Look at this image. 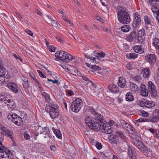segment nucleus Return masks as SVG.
<instances>
[{"label": "nucleus", "mask_w": 159, "mask_h": 159, "mask_svg": "<svg viewBox=\"0 0 159 159\" xmlns=\"http://www.w3.org/2000/svg\"><path fill=\"white\" fill-rule=\"evenodd\" d=\"M135 146L142 153L150 157L152 155L150 149L148 148L144 143L139 140H136L134 143Z\"/></svg>", "instance_id": "nucleus-1"}, {"label": "nucleus", "mask_w": 159, "mask_h": 159, "mask_svg": "<svg viewBox=\"0 0 159 159\" xmlns=\"http://www.w3.org/2000/svg\"><path fill=\"white\" fill-rule=\"evenodd\" d=\"M135 146L142 153L150 157L152 155L150 149L148 148L144 143L139 140H136L134 143Z\"/></svg>", "instance_id": "nucleus-2"}, {"label": "nucleus", "mask_w": 159, "mask_h": 159, "mask_svg": "<svg viewBox=\"0 0 159 159\" xmlns=\"http://www.w3.org/2000/svg\"><path fill=\"white\" fill-rule=\"evenodd\" d=\"M117 17L119 21L123 24L129 23L131 20L129 14L124 10H120L117 12Z\"/></svg>", "instance_id": "nucleus-3"}, {"label": "nucleus", "mask_w": 159, "mask_h": 159, "mask_svg": "<svg viewBox=\"0 0 159 159\" xmlns=\"http://www.w3.org/2000/svg\"><path fill=\"white\" fill-rule=\"evenodd\" d=\"M2 61L0 60V84L6 83L10 78V74L7 71L4 69Z\"/></svg>", "instance_id": "nucleus-4"}, {"label": "nucleus", "mask_w": 159, "mask_h": 159, "mask_svg": "<svg viewBox=\"0 0 159 159\" xmlns=\"http://www.w3.org/2000/svg\"><path fill=\"white\" fill-rule=\"evenodd\" d=\"M55 56L56 58L55 60L56 61L64 60L66 59L68 60H72L75 58V57L72 56L71 55L63 51H57L55 54Z\"/></svg>", "instance_id": "nucleus-5"}, {"label": "nucleus", "mask_w": 159, "mask_h": 159, "mask_svg": "<svg viewBox=\"0 0 159 159\" xmlns=\"http://www.w3.org/2000/svg\"><path fill=\"white\" fill-rule=\"evenodd\" d=\"M85 121L87 125L91 129L95 130H98L100 125L99 124L95 122L93 118L91 116H87L85 119Z\"/></svg>", "instance_id": "nucleus-6"}, {"label": "nucleus", "mask_w": 159, "mask_h": 159, "mask_svg": "<svg viewBox=\"0 0 159 159\" xmlns=\"http://www.w3.org/2000/svg\"><path fill=\"white\" fill-rule=\"evenodd\" d=\"M12 153L11 151L5 147L2 151L0 152V157L1 159H14Z\"/></svg>", "instance_id": "nucleus-7"}, {"label": "nucleus", "mask_w": 159, "mask_h": 159, "mask_svg": "<svg viewBox=\"0 0 159 159\" xmlns=\"http://www.w3.org/2000/svg\"><path fill=\"white\" fill-rule=\"evenodd\" d=\"M148 92L150 93L151 95L154 97H156L157 95V93L156 89V87L152 82L149 81L148 84Z\"/></svg>", "instance_id": "nucleus-8"}, {"label": "nucleus", "mask_w": 159, "mask_h": 159, "mask_svg": "<svg viewBox=\"0 0 159 159\" xmlns=\"http://www.w3.org/2000/svg\"><path fill=\"white\" fill-rule=\"evenodd\" d=\"M148 2L153 7L151 8V10L153 13L157 12L159 11V0H148Z\"/></svg>", "instance_id": "nucleus-9"}, {"label": "nucleus", "mask_w": 159, "mask_h": 159, "mask_svg": "<svg viewBox=\"0 0 159 159\" xmlns=\"http://www.w3.org/2000/svg\"><path fill=\"white\" fill-rule=\"evenodd\" d=\"M102 117L101 114L96 113L94 115V117H93L95 122H97V123L101 125L99 128L102 127V125H103V124L104 123V122H105Z\"/></svg>", "instance_id": "nucleus-10"}, {"label": "nucleus", "mask_w": 159, "mask_h": 159, "mask_svg": "<svg viewBox=\"0 0 159 159\" xmlns=\"http://www.w3.org/2000/svg\"><path fill=\"white\" fill-rule=\"evenodd\" d=\"M156 57L155 54H150L145 56V59L148 62L151 64L156 62Z\"/></svg>", "instance_id": "nucleus-11"}, {"label": "nucleus", "mask_w": 159, "mask_h": 159, "mask_svg": "<svg viewBox=\"0 0 159 159\" xmlns=\"http://www.w3.org/2000/svg\"><path fill=\"white\" fill-rule=\"evenodd\" d=\"M118 138H119L124 142L127 144V137L125 136L124 133L121 131L118 130L116 131L115 135Z\"/></svg>", "instance_id": "nucleus-12"}, {"label": "nucleus", "mask_w": 159, "mask_h": 159, "mask_svg": "<svg viewBox=\"0 0 159 159\" xmlns=\"http://www.w3.org/2000/svg\"><path fill=\"white\" fill-rule=\"evenodd\" d=\"M141 73L144 79H148L151 74L150 70L149 68L145 67L141 71Z\"/></svg>", "instance_id": "nucleus-13"}, {"label": "nucleus", "mask_w": 159, "mask_h": 159, "mask_svg": "<svg viewBox=\"0 0 159 159\" xmlns=\"http://www.w3.org/2000/svg\"><path fill=\"white\" fill-rule=\"evenodd\" d=\"M86 65L90 68H92L93 69L94 71H96V72L95 73V74H101V72L99 71L102 70V69L101 67H99L98 66H97L96 65H91V64H89V63H86Z\"/></svg>", "instance_id": "nucleus-14"}, {"label": "nucleus", "mask_w": 159, "mask_h": 159, "mask_svg": "<svg viewBox=\"0 0 159 159\" xmlns=\"http://www.w3.org/2000/svg\"><path fill=\"white\" fill-rule=\"evenodd\" d=\"M128 156L129 159H136L135 151L133 148L128 146Z\"/></svg>", "instance_id": "nucleus-15"}, {"label": "nucleus", "mask_w": 159, "mask_h": 159, "mask_svg": "<svg viewBox=\"0 0 159 159\" xmlns=\"http://www.w3.org/2000/svg\"><path fill=\"white\" fill-rule=\"evenodd\" d=\"M141 19L139 16H136L135 14L134 16V19L132 24V26L134 28H136L140 23Z\"/></svg>", "instance_id": "nucleus-16"}, {"label": "nucleus", "mask_w": 159, "mask_h": 159, "mask_svg": "<svg viewBox=\"0 0 159 159\" xmlns=\"http://www.w3.org/2000/svg\"><path fill=\"white\" fill-rule=\"evenodd\" d=\"M7 87L9 89H11L12 91L15 93H17L19 90V88L13 82H10L7 84Z\"/></svg>", "instance_id": "nucleus-17"}, {"label": "nucleus", "mask_w": 159, "mask_h": 159, "mask_svg": "<svg viewBox=\"0 0 159 159\" xmlns=\"http://www.w3.org/2000/svg\"><path fill=\"white\" fill-rule=\"evenodd\" d=\"M58 107L57 105L51 102L46 105L45 110L48 112H49V111L52 110L53 109L58 110Z\"/></svg>", "instance_id": "nucleus-18"}, {"label": "nucleus", "mask_w": 159, "mask_h": 159, "mask_svg": "<svg viewBox=\"0 0 159 159\" xmlns=\"http://www.w3.org/2000/svg\"><path fill=\"white\" fill-rule=\"evenodd\" d=\"M140 94L143 96H147L148 95V90L146 85L141 84L140 87Z\"/></svg>", "instance_id": "nucleus-19"}, {"label": "nucleus", "mask_w": 159, "mask_h": 159, "mask_svg": "<svg viewBox=\"0 0 159 159\" xmlns=\"http://www.w3.org/2000/svg\"><path fill=\"white\" fill-rule=\"evenodd\" d=\"M136 37V32L135 30H134L127 36L126 39L128 41L133 42L135 41Z\"/></svg>", "instance_id": "nucleus-20"}, {"label": "nucleus", "mask_w": 159, "mask_h": 159, "mask_svg": "<svg viewBox=\"0 0 159 159\" xmlns=\"http://www.w3.org/2000/svg\"><path fill=\"white\" fill-rule=\"evenodd\" d=\"M104 123L103 124V125H102V127L99 128L98 130H103V131L107 134H111L112 132V130L110 126L104 127Z\"/></svg>", "instance_id": "nucleus-21"}, {"label": "nucleus", "mask_w": 159, "mask_h": 159, "mask_svg": "<svg viewBox=\"0 0 159 159\" xmlns=\"http://www.w3.org/2000/svg\"><path fill=\"white\" fill-rule=\"evenodd\" d=\"M133 49L135 52L139 54H142L144 52V49L142 48L141 45L134 46L133 47Z\"/></svg>", "instance_id": "nucleus-22"}, {"label": "nucleus", "mask_w": 159, "mask_h": 159, "mask_svg": "<svg viewBox=\"0 0 159 159\" xmlns=\"http://www.w3.org/2000/svg\"><path fill=\"white\" fill-rule=\"evenodd\" d=\"M50 117L54 119L57 117L59 115L58 111V110H53L49 111Z\"/></svg>", "instance_id": "nucleus-23"}, {"label": "nucleus", "mask_w": 159, "mask_h": 159, "mask_svg": "<svg viewBox=\"0 0 159 159\" xmlns=\"http://www.w3.org/2000/svg\"><path fill=\"white\" fill-rule=\"evenodd\" d=\"M118 85L121 88H123L126 84V81L125 78L123 77L119 78Z\"/></svg>", "instance_id": "nucleus-24"}, {"label": "nucleus", "mask_w": 159, "mask_h": 159, "mask_svg": "<svg viewBox=\"0 0 159 159\" xmlns=\"http://www.w3.org/2000/svg\"><path fill=\"white\" fill-rule=\"evenodd\" d=\"M118 89V87L114 84L109 86V89L113 93H117L119 92V91Z\"/></svg>", "instance_id": "nucleus-25"}, {"label": "nucleus", "mask_w": 159, "mask_h": 159, "mask_svg": "<svg viewBox=\"0 0 159 159\" xmlns=\"http://www.w3.org/2000/svg\"><path fill=\"white\" fill-rule=\"evenodd\" d=\"M6 104H7L8 107L11 109H14L16 107V104L12 99L9 98Z\"/></svg>", "instance_id": "nucleus-26"}, {"label": "nucleus", "mask_w": 159, "mask_h": 159, "mask_svg": "<svg viewBox=\"0 0 159 159\" xmlns=\"http://www.w3.org/2000/svg\"><path fill=\"white\" fill-rule=\"evenodd\" d=\"M71 104H72L73 105L74 104L75 105L76 104V105H78L77 107H78V108L79 107H81L83 104L82 101L81 99L79 98H76L72 102ZM75 107V106H74V107Z\"/></svg>", "instance_id": "nucleus-27"}, {"label": "nucleus", "mask_w": 159, "mask_h": 159, "mask_svg": "<svg viewBox=\"0 0 159 159\" xmlns=\"http://www.w3.org/2000/svg\"><path fill=\"white\" fill-rule=\"evenodd\" d=\"M3 133L9 137L12 141H14L13 137L12 136V135L13 134V132L12 131H9L8 129H5L3 130Z\"/></svg>", "instance_id": "nucleus-28"}, {"label": "nucleus", "mask_w": 159, "mask_h": 159, "mask_svg": "<svg viewBox=\"0 0 159 159\" xmlns=\"http://www.w3.org/2000/svg\"><path fill=\"white\" fill-rule=\"evenodd\" d=\"M23 80V85L24 88L25 89V91L27 92L29 91L27 90L28 88L30 87L29 84V81L27 78H24Z\"/></svg>", "instance_id": "nucleus-29"}, {"label": "nucleus", "mask_w": 159, "mask_h": 159, "mask_svg": "<svg viewBox=\"0 0 159 159\" xmlns=\"http://www.w3.org/2000/svg\"><path fill=\"white\" fill-rule=\"evenodd\" d=\"M13 122L18 126H21L23 125V122L22 118L20 117L13 120Z\"/></svg>", "instance_id": "nucleus-30"}, {"label": "nucleus", "mask_w": 159, "mask_h": 159, "mask_svg": "<svg viewBox=\"0 0 159 159\" xmlns=\"http://www.w3.org/2000/svg\"><path fill=\"white\" fill-rule=\"evenodd\" d=\"M70 70V73L75 75L80 76L81 75L80 72L75 67H71Z\"/></svg>", "instance_id": "nucleus-31"}, {"label": "nucleus", "mask_w": 159, "mask_h": 159, "mask_svg": "<svg viewBox=\"0 0 159 159\" xmlns=\"http://www.w3.org/2000/svg\"><path fill=\"white\" fill-rule=\"evenodd\" d=\"M159 117L158 114H157L155 115H153L152 116H150V121L152 122H155L159 121Z\"/></svg>", "instance_id": "nucleus-32"}, {"label": "nucleus", "mask_w": 159, "mask_h": 159, "mask_svg": "<svg viewBox=\"0 0 159 159\" xmlns=\"http://www.w3.org/2000/svg\"><path fill=\"white\" fill-rule=\"evenodd\" d=\"M126 100L129 102H131L134 100V97L132 94L130 92L127 93L126 95Z\"/></svg>", "instance_id": "nucleus-33"}, {"label": "nucleus", "mask_w": 159, "mask_h": 159, "mask_svg": "<svg viewBox=\"0 0 159 159\" xmlns=\"http://www.w3.org/2000/svg\"><path fill=\"white\" fill-rule=\"evenodd\" d=\"M10 97L7 95H2L0 96V101L4 102L5 103H7Z\"/></svg>", "instance_id": "nucleus-34"}, {"label": "nucleus", "mask_w": 159, "mask_h": 159, "mask_svg": "<svg viewBox=\"0 0 159 159\" xmlns=\"http://www.w3.org/2000/svg\"><path fill=\"white\" fill-rule=\"evenodd\" d=\"M153 45L156 49H159V40L157 38H154L153 40Z\"/></svg>", "instance_id": "nucleus-35"}, {"label": "nucleus", "mask_w": 159, "mask_h": 159, "mask_svg": "<svg viewBox=\"0 0 159 159\" xmlns=\"http://www.w3.org/2000/svg\"><path fill=\"white\" fill-rule=\"evenodd\" d=\"M75 105V107H74V104L73 105L72 104H71L70 106V108L72 111L73 112L77 113L79 111L81 107H79L78 108V107H77L78 105H76V104Z\"/></svg>", "instance_id": "nucleus-36"}, {"label": "nucleus", "mask_w": 159, "mask_h": 159, "mask_svg": "<svg viewBox=\"0 0 159 159\" xmlns=\"http://www.w3.org/2000/svg\"><path fill=\"white\" fill-rule=\"evenodd\" d=\"M138 42L142 44H144L145 42V36H139L137 37Z\"/></svg>", "instance_id": "nucleus-37"}, {"label": "nucleus", "mask_w": 159, "mask_h": 159, "mask_svg": "<svg viewBox=\"0 0 159 159\" xmlns=\"http://www.w3.org/2000/svg\"><path fill=\"white\" fill-rule=\"evenodd\" d=\"M130 88L133 91L136 90L138 89V86L135 83L132 82H130Z\"/></svg>", "instance_id": "nucleus-38"}, {"label": "nucleus", "mask_w": 159, "mask_h": 159, "mask_svg": "<svg viewBox=\"0 0 159 159\" xmlns=\"http://www.w3.org/2000/svg\"><path fill=\"white\" fill-rule=\"evenodd\" d=\"M155 106L154 103L152 101H146L145 107H152Z\"/></svg>", "instance_id": "nucleus-39"}, {"label": "nucleus", "mask_w": 159, "mask_h": 159, "mask_svg": "<svg viewBox=\"0 0 159 159\" xmlns=\"http://www.w3.org/2000/svg\"><path fill=\"white\" fill-rule=\"evenodd\" d=\"M139 115L144 117H146L149 116V113L144 110L141 111L139 112Z\"/></svg>", "instance_id": "nucleus-40"}, {"label": "nucleus", "mask_w": 159, "mask_h": 159, "mask_svg": "<svg viewBox=\"0 0 159 159\" xmlns=\"http://www.w3.org/2000/svg\"><path fill=\"white\" fill-rule=\"evenodd\" d=\"M51 23L53 26H54L55 27H59L60 26L59 23L56 20H51Z\"/></svg>", "instance_id": "nucleus-41"}, {"label": "nucleus", "mask_w": 159, "mask_h": 159, "mask_svg": "<svg viewBox=\"0 0 159 159\" xmlns=\"http://www.w3.org/2000/svg\"><path fill=\"white\" fill-rule=\"evenodd\" d=\"M42 129L43 130V132H44L46 134H48L50 132V130L49 128L47 127H45L44 128H42V127L40 126L39 128V129Z\"/></svg>", "instance_id": "nucleus-42"}, {"label": "nucleus", "mask_w": 159, "mask_h": 159, "mask_svg": "<svg viewBox=\"0 0 159 159\" xmlns=\"http://www.w3.org/2000/svg\"><path fill=\"white\" fill-rule=\"evenodd\" d=\"M138 104L140 105L141 107H143L145 106L146 104V101L145 100H139L138 102Z\"/></svg>", "instance_id": "nucleus-43"}, {"label": "nucleus", "mask_w": 159, "mask_h": 159, "mask_svg": "<svg viewBox=\"0 0 159 159\" xmlns=\"http://www.w3.org/2000/svg\"><path fill=\"white\" fill-rule=\"evenodd\" d=\"M122 121L123 122L122 123H123L122 126L126 130L129 126L130 127L129 124L126 121L124 120H122Z\"/></svg>", "instance_id": "nucleus-44"}, {"label": "nucleus", "mask_w": 159, "mask_h": 159, "mask_svg": "<svg viewBox=\"0 0 159 159\" xmlns=\"http://www.w3.org/2000/svg\"><path fill=\"white\" fill-rule=\"evenodd\" d=\"M111 140L113 143L117 144V143L119 142V140L118 138H117L115 135L112 138Z\"/></svg>", "instance_id": "nucleus-45"}, {"label": "nucleus", "mask_w": 159, "mask_h": 159, "mask_svg": "<svg viewBox=\"0 0 159 159\" xmlns=\"http://www.w3.org/2000/svg\"><path fill=\"white\" fill-rule=\"evenodd\" d=\"M105 55L104 52H100L97 54V57L99 59H100L104 57Z\"/></svg>", "instance_id": "nucleus-46"}, {"label": "nucleus", "mask_w": 159, "mask_h": 159, "mask_svg": "<svg viewBox=\"0 0 159 159\" xmlns=\"http://www.w3.org/2000/svg\"><path fill=\"white\" fill-rule=\"evenodd\" d=\"M144 21L145 24L151 23V21L150 18L147 16H145L144 17Z\"/></svg>", "instance_id": "nucleus-47"}, {"label": "nucleus", "mask_w": 159, "mask_h": 159, "mask_svg": "<svg viewBox=\"0 0 159 159\" xmlns=\"http://www.w3.org/2000/svg\"><path fill=\"white\" fill-rule=\"evenodd\" d=\"M54 134H55L56 136L59 139H61L62 137L60 131L58 130H57V132H56Z\"/></svg>", "instance_id": "nucleus-48"}, {"label": "nucleus", "mask_w": 159, "mask_h": 159, "mask_svg": "<svg viewBox=\"0 0 159 159\" xmlns=\"http://www.w3.org/2000/svg\"><path fill=\"white\" fill-rule=\"evenodd\" d=\"M131 28L128 25H125L120 27L121 30H130Z\"/></svg>", "instance_id": "nucleus-49"}, {"label": "nucleus", "mask_w": 159, "mask_h": 159, "mask_svg": "<svg viewBox=\"0 0 159 159\" xmlns=\"http://www.w3.org/2000/svg\"><path fill=\"white\" fill-rule=\"evenodd\" d=\"M132 79L133 80H134L135 81H136L138 83L139 82L140 80V77L137 76H133L132 77Z\"/></svg>", "instance_id": "nucleus-50"}, {"label": "nucleus", "mask_w": 159, "mask_h": 159, "mask_svg": "<svg viewBox=\"0 0 159 159\" xmlns=\"http://www.w3.org/2000/svg\"><path fill=\"white\" fill-rule=\"evenodd\" d=\"M44 94H45V100L47 102H49L50 101V96H49V95L48 93H44Z\"/></svg>", "instance_id": "nucleus-51"}, {"label": "nucleus", "mask_w": 159, "mask_h": 159, "mask_svg": "<svg viewBox=\"0 0 159 159\" xmlns=\"http://www.w3.org/2000/svg\"><path fill=\"white\" fill-rule=\"evenodd\" d=\"M129 57L134 59L138 57V55L135 53H131L129 54Z\"/></svg>", "instance_id": "nucleus-52"}, {"label": "nucleus", "mask_w": 159, "mask_h": 159, "mask_svg": "<svg viewBox=\"0 0 159 159\" xmlns=\"http://www.w3.org/2000/svg\"><path fill=\"white\" fill-rule=\"evenodd\" d=\"M144 31L145 30H139L138 32V37L144 36Z\"/></svg>", "instance_id": "nucleus-53"}, {"label": "nucleus", "mask_w": 159, "mask_h": 159, "mask_svg": "<svg viewBox=\"0 0 159 159\" xmlns=\"http://www.w3.org/2000/svg\"><path fill=\"white\" fill-rule=\"evenodd\" d=\"M48 81H51L52 82L53 84L55 83H57V85H59V84H60V82H58V80H52L51 79H48L47 80Z\"/></svg>", "instance_id": "nucleus-54"}, {"label": "nucleus", "mask_w": 159, "mask_h": 159, "mask_svg": "<svg viewBox=\"0 0 159 159\" xmlns=\"http://www.w3.org/2000/svg\"><path fill=\"white\" fill-rule=\"evenodd\" d=\"M37 71L39 74V75L40 77H42L43 78H45L46 77V76L44 75L43 73L40 70H37Z\"/></svg>", "instance_id": "nucleus-55"}, {"label": "nucleus", "mask_w": 159, "mask_h": 159, "mask_svg": "<svg viewBox=\"0 0 159 159\" xmlns=\"http://www.w3.org/2000/svg\"><path fill=\"white\" fill-rule=\"evenodd\" d=\"M96 146L98 149H100L102 148V145L101 143L98 142H97L96 144Z\"/></svg>", "instance_id": "nucleus-56"}, {"label": "nucleus", "mask_w": 159, "mask_h": 159, "mask_svg": "<svg viewBox=\"0 0 159 159\" xmlns=\"http://www.w3.org/2000/svg\"><path fill=\"white\" fill-rule=\"evenodd\" d=\"M66 95L68 96H70L74 94V93L73 91L71 90H69L66 93Z\"/></svg>", "instance_id": "nucleus-57"}, {"label": "nucleus", "mask_w": 159, "mask_h": 159, "mask_svg": "<svg viewBox=\"0 0 159 159\" xmlns=\"http://www.w3.org/2000/svg\"><path fill=\"white\" fill-rule=\"evenodd\" d=\"M56 39L60 43H63V41L61 38L58 36H56L55 37Z\"/></svg>", "instance_id": "nucleus-58"}, {"label": "nucleus", "mask_w": 159, "mask_h": 159, "mask_svg": "<svg viewBox=\"0 0 159 159\" xmlns=\"http://www.w3.org/2000/svg\"><path fill=\"white\" fill-rule=\"evenodd\" d=\"M129 133L132 134H135V129L133 127H132L130 130H129Z\"/></svg>", "instance_id": "nucleus-59"}, {"label": "nucleus", "mask_w": 159, "mask_h": 159, "mask_svg": "<svg viewBox=\"0 0 159 159\" xmlns=\"http://www.w3.org/2000/svg\"><path fill=\"white\" fill-rule=\"evenodd\" d=\"M152 25L151 23L148 24L146 25L145 26V28L147 30L148 29H150L152 28Z\"/></svg>", "instance_id": "nucleus-60"}, {"label": "nucleus", "mask_w": 159, "mask_h": 159, "mask_svg": "<svg viewBox=\"0 0 159 159\" xmlns=\"http://www.w3.org/2000/svg\"><path fill=\"white\" fill-rule=\"evenodd\" d=\"M126 67L129 70H130L133 68L132 65L130 63H128L126 65Z\"/></svg>", "instance_id": "nucleus-61"}, {"label": "nucleus", "mask_w": 159, "mask_h": 159, "mask_svg": "<svg viewBox=\"0 0 159 159\" xmlns=\"http://www.w3.org/2000/svg\"><path fill=\"white\" fill-rule=\"evenodd\" d=\"M82 79L84 80L89 82L90 80L86 76L84 75H83L82 76Z\"/></svg>", "instance_id": "nucleus-62"}, {"label": "nucleus", "mask_w": 159, "mask_h": 159, "mask_svg": "<svg viewBox=\"0 0 159 159\" xmlns=\"http://www.w3.org/2000/svg\"><path fill=\"white\" fill-rule=\"evenodd\" d=\"M19 116L17 115L16 114L13 113L12 121H13V120H14V119H16Z\"/></svg>", "instance_id": "nucleus-63"}, {"label": "nucleus", "mask_w": 159, "mask_h": 159, "mask_svg": "<svg viewBox=\"0 0 159 159\" xmlns=\"http://www.w3.org/2000/svg\"><path fill=\"white\" fill-rule=\"evenodd\" d=\"M25 32L30 35L33 36V34L31 30H25Z\"/></svg>", "instance_id": "nucleus-64"}]
</instances>
